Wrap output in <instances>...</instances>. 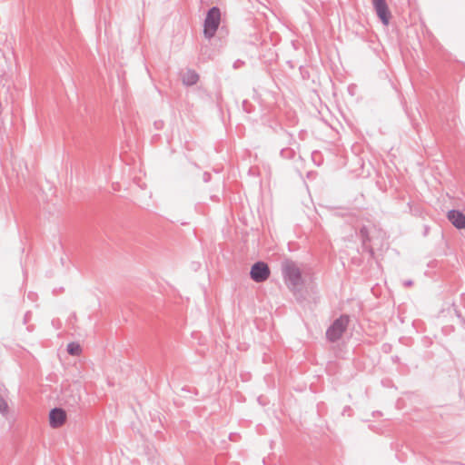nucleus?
I'll return each mask as SVG.
<instances>
[{"instance_id":"f257e3e1","label":"nucleus","mask_w":465,"mask_h":465,"mask_svg":"<svg viewBox=\"0 0 465 465\" xmlns=\"http://www.w3.org/2000/svg\"><path fill=\"white\" fill-rule=\"evenodd\" d=\"M282 275L289 291H295L305 283L302 270L292 259H284L282 262Z\"/></svg>"},{"instance_id":"f03ea898","label":"nucleus","mask_w":465,"mask_h":465,"mask_svg":"<svg viewBox=\"0 0 465 465\" xmlns=\"http://www.w3.org/2000/svg\"><path fill=\"white\" fill-rule=\"evenodd\" d=\"M222 22V13L221 9L217 5H213L210 7L205 15L203 23V34L205 39H207L211 44L212 40L216 36V33L219 30V26Z\"/></svg>"},{"instance_id":"7ed1b4c3","label":"nucleus","mask_w":465,"mask_h":465,"mask_svg":"<svg viewBox=\"0 0 465 465\" xmlns=\"http://www.w3.org/2000/svg\"><path fill=\"white\" fill-rule=\"evenodd\" d=\"M350 322L351 316L347 313H342L334 319L326 330V340L331 343L338 342L347 331Z\"/></svg>"},{"instance_id":"20e7f679","label":"nucleus","mask_w":465,"mask_h":465,"mask_svg":"<svg viewBox=\"0 0 465 465\" xmlns=\"http://www.w3.org/2000/svg\"><path fill=\"white\" fill-rule=\"evenodd\" d=\"M271 275V269L269 265L263 261H257L252 264L250 269V278L257 282L261 283L265 282Z\"/></svg>"},{"instance_id":"39448f33","label":"nucleus","mask_w":465,"mask_h":465,"mask_svg":"<svg viewBox=\"0 0 465 465\" xmlns=\"http://www.w3.org/2000/svg\"><path fill=\"white\" fill-rule=\"evenodd\" d=\"M373 9L379 20L383 25H389L392 17L389 5L386 0H371Z\"/></svg>"},{"instance_id":"423d86ee","label":"nucleus","mask_w":465,"mask_h":465,"mask_svg":"<svg viewBox=\"0 0 465 465\" xmlns=\"http://www.w3.org/2000/svg\"><path fill=\"white\" fill-rule=\"evenodd\" d=\"M66 420V412L61 407H54L49 411L48 420L51 428L61 427Z\"/></svg>"},{"instance_id":"0eeeda50","label":"nucleus","mask_w":465,"mask_h":465,"mask_svg":"<svg viewBox=\"0 0 465 465\" xmlns=\"http://www.w3.org/2000/svg\"><path fill=\"white\" fill-rule=\"evenodd\" d=\"M447 218L458 230L465 228V214L459 209H451L447 213Z\"/></svg>"},{"instance_id":"6e6552de","label":"nucleus","mask_w":465,"mask_h":465,"mask_svg":"<svg viewBox=\"0 0 465 465\" xmlns=\"http://www.w3.org/2000/svg\"><path fill=\"white\" fill-rule=\"evenodd\" d=\"M200 79L199 74L191 68H188L184 73L182 74L183 84L191 87L195 85Z\"/></svg>"},{"instance_id":"1a4fd4ad","label":"nucleus","mask_w":465,"mask_h":465,"mask_svg":"<svg viewBox=\"0 0 465 465\" xmlns=\"http://www.w3.org/2000/svg\"><path fill=\"white\" fill-rule=\"evenodd\" d=\"M228 34H229V30H228L227 26L220 25L219 30L216 33V36L214 37V39L213 41H214V42L219 41L220 42L219 47H222L226 42V37H227Z\"/></svg>"},{"instance_id":"9d476101","label":"nucleus","mask_w":465,"mask_h":465,"mask_svg":"<svg viewBox=\"0 0 465 465\" xmlns=\"http://www.w3.org/2000/svg\"><path fill=\"white\" fill-rule=\"evenodd\" d=\"M66 351L72 356H77L82 351V347L77 341H70L66 346Z\"/></svg>"},{"instance_id":"9b49d317","label":"nucleus","mask_w":465,"mask_h":465,"mask_svg":"<svg viewBox=\"0 0 465 465\" xmlns=\"http://www.w3.org/2000/svg\"><path fill=\"white\" fill-rule=\"evenodd\" d=\"M359 236L361 243H370L371 237L370 235L369 228L366 225H362L359 229Z\"/></svg>"},{"instance_id":"f8f14e48","label":"nucleus","mask_w":465,"mask_h":465,"mask_svg":"<svg viewBox=\"0 0 465 465\" xmlns=\"http://www.w3.org/2000/svg\"><path fill=\"white\" fill-rule=\"evenodd\" d=\"M281 157L291 160L295 156V151L292 148H283L280 151Z\"/></svg>"},{"instance_id":"ddd939ff","label":"nucleus","mask_w":465,"mask_h":465,"mask_svg":"<svg viewBox=\"0 0 465 465\" xmlns=\"http://www.w3.org/2000/svg\"><path fill=\"white\" fill-rule=\"evenodd\" d=\"M201 54L203 56L206 57L207 59H213V57L215 55V50L210 49L207 45L202 46Z\"/></svg>"},{"instance_id":"4468645a","label":"nucleus","mask_w":465,"mask_h":465,"mask_svg":"<svg viewBox=\"0 0 465 465\" xmlns=\"http://www.w3.org/2000/svg\"><path fill=\"white\" fill-rule=\"evenodd\" d=\"M293 296L295 297L296 301L300 303V304H302L303 302L306 300L305 299V296L303 295V292L302 291V287H300L299 289H296L295 291H290Z\"/></svg>"},{"instance_id":"2eb2a0df","label":"nucleus","mask_w":465,"mask_h":465,"mask_svg":"<svg viewBox=\"0 0 465 465\" xmlns=\"http://www.w3.org/2000/svg\"><path fill=\"white\" fill-rule=\"evenodd\" d=\"M242 110L247 114L252 113L255 109V106L250 101H248L246 99L242 101Z\"/></svg>"},{"instance_id":"dca6fc26","label":"nucleus","mask_w":465,"mask_h":465,"mask_svg":"<svg viewBox=\"0 0 465 465\" xmlns=\"http://www.w3.org/2000/svg\"><path fill=\"white\" fill-rule=\"evenodd\" d=\"M361 249L363 252H366L367 253H369V255L371 259H374L375 251L369 243H365V244L361 243Z\"/></svg>"},{"instance_id":"f3484780","label":"nucleus","mask_w":465,"mask_h":465,"mask_svg":"<svg viewBox=\"0 0 465 465\" xmlns=\"http://www.w3.org/2000/svg\"><path fill=\"white\" fill-rule=\"evenodd\" d=\"M8 411V405L5 401V400L2 397L0 394V413H5Z\"/></svg>"},{"instance_id":"a211bd4d","label":"nucleus","mask_w":465,"mask_h":465,"mask_svg":"<svg viewBox=\"0 0 465 465\" xmlns=\"http://www.w3.org/2000/svg\"><path fill=\"white\" fill-rule=\"evenodd\" d=\"M244 64H245V62L243 60L237 59L233 62L232 68L236 70V69L242 67Z\"/></svg>"},{"instance_id":"6ab92c4d","label":"nucleus","mask_w":465,"mask_h":465,"mask_svg":"<svg viewBox=\"0 0 465 465\" xmlns=\"http://www.w3.org/2000/svg\"><path fill=\"white\" fill-rule=\"evenodd\" d=\"M203 180L204 183H209L212 180V174L208 172H204L203 174Z\"/></svg>"},{"instance_id":"aec40b11","label":"nucleus","mask_w":465,"mask_h":465,"mask_svg":"<svg viewBox=\"0 0 465 465\" xmlns=\"http://www.w3.org/2000/svg\"><path fill=\"white\" fill-rule=\"evenodd\" d=\"M413 283H414V282H413V281H412V280H406V281H404V282H403V285H404L405 287H411V286H412V285H413Z\"/></svg>"},{"instance_id":"412c9836","label":"nucleus","mask_w":465,"mask_h":465,"mask_svg":"<svg viewBox=\"0 0 465 465\" xmlns=\"http://www.w3.org/2000/svg\"><path fill=\"white\" fill-rule=\"evenodd\" d=\"M257 401L259 402V404H261L262 406H264L266 403L262 401V396H259L257 398Z\"/></svg>"},{"instance_id":"4be33fe9","label":"nucleus","mask_w":465,"mask_h":465,"mask_svg":"<svg viewBox=\"0 0 465 465\" xmlns=\"http://www.w3.org/2000/svg\"><path fill=\"white\" fill-rule=\"evenodd\" d=\"M354 88H355V86H354V85H350V86L348 87V91H349V93H350L351 95H353V94H354V93H353Z\"/></svg>"},{"instance_id":"5701e85b","label":"nucleus","mask_w":465,"mask_h":465,"mask_svg":"<svg viewBox=\"0 0 465 465\" xmlns=\"http://www.w3.org/2000/svg\"><path fill=\"white\" fill-rule=\"evenodd\" d=\"M456 314L462 321L463 324H465V319L461 316L460 312L456 311Z\"/></svg>"},{"instance_id":"b1692460","label":"nucleus","mask_w":465,"mask_h":465,"mask_svg":"<svg viewBox=\"0 0 465 465\" xmlns=\"http://www.w3.org/2000/svg\"><path fill=\"white\" fill-rule=\"evenodd\" d=\"M392 361L395 362V363L400 362V357L399 356H393L392 357Z\"/></svg>"},{"instance_id":"393cba45","label":"nucleus","mask_w":465,"mask_h":465,"mask_svg":"<svg viewBox=\"0 0 465 465\" xmlns=\"http://www.w3.org/2000/svg\"><path fill=\"white\" fill-rule=\"evenodd\" d=\"M349 411H351V408L350 406H346V407L344 408V410H343V414H344L345 412H349Z\"/></svg>"},{"instance_id":"a878e982","label":"nucleus","mask_w":465,"mask_h":465,"mask_svg":"<svg viewBox=\"0 0 465 465\" xmlns=\"http://www.w3.org/2000/svg\"><path fill=\"white\" fill-rule=\"evenodd\" d=\"M199 266H200V263H198V262H197V263H196V262H193V269H195V270H196V268H197V267H199Z\"/></svg>"},{"instance_id":"bb28decb","label":"nucleus","mask_w":465,"mask_h":465,"mask_svg":"<svg viewBox=\"0 0 465 465\" xmlns=\"http://www.w3.org/2000/svg\"><path fill=\"white\" fill-rule=\"evenodd\" d=\"M29 312H26L24 318V322L26 323Z\"/></svg>"},{"instance_id":"cd10ccee","label":"nucleus","mask_w":465,"mask_h":465,"mask_svg":"<svg viewBox=\"0 0 465 465\" xmlns=\"http://www.w3.org/2000/svg\"><path fill=\"white\" fill-rule=\"evenodd\" d=\"M35 295V293L30 292V293L28 294V298H29V299H33Z\"/></svg>"},{"instance_id":"c85d7f7f","label":"nucleus","mask_w":465,"mask_h":465,"mask_svg":"<svg viewBox=\"0 0 465 465\" xmlns=\"http://www.w3.org/2000/svg\"><path fill=\"white\" fill-rule=\"evenodd\" d=\"M160 343V341H158V339L155 340V344L158 345Z\"/></svg>"}]
</instances>
